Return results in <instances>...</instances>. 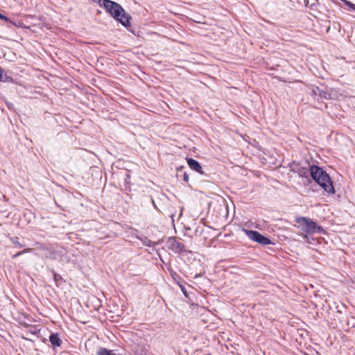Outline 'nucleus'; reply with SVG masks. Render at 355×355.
<instances>
[{
  "label": "nucleus",
  "mask_w": 355,
  "mask_h": 355,
  "mask_svg": "<svg viewBox=\"0 0 355 355\" xmlns=\"http://www.w3.org/2000/svg\"><path fill=\"white\" fill-rule=\"evenodd\" d=\"M166 247L175 253H180L184 250V245L174 237H170L166 241Z\"/></svg>",
  "instance_id": "39448f33"
},
{
  "label": "nucleus",
  "mask_w": 355,
  "mask_h": 355,
  "mask_svg": "<svg viewBox=\"0 0 355 355\" xmlns=\"http://www.w3.org/2000/svg\"><path fill=\"white\" fill-rule=\"evenodd\" d=\"M312 178L329 193H334L335 189L329 175L322 168L313 165L310 167Z\"/></svg>",
  "instance_id": "f257e3e1"
},
{
  "label": "nucleus",
  "mask_w": 355,
  "mask_h": 355,
  "mask_svg": "<svg viewBox=\"0 0 355 355\" xmlns=\"http://www.w3.org/2000/svg\"><path fill=\"white\" fill-rule=\"evenodd\" d=\"M8 22L11 23L12 24L15 25V26H17V27H23V23L21 22V21H19V22H14L11 20H10Z\"/></svg>",
  "instance_id": "ddd939ff"
},
{
  "label": "nucleus",
  "mask_w": 355,
  "mask_h": 355,
  "mask_svg": "<svg viewBox=\"0 0 355 355\" xmlns=\"http://www.w3.org/2000/svg\"><path fill=\"white\" fill-rule=\"evenodd\" d=\"M103 6L105 10L123 26L127 27L130 25V17L119 3L110 0H104Z\"/></svg>",
  "instance_id": "f03ea898"
},
{
  "label": "nucleus",
  "mask_w": 355,
  "mask_h": 355,
  "mask_svg": "<svg viewBox=\"0 0 355 355\" xmlns=\"http://www.w3.org/2000/svg\"><path fill=\"white\" fill-rule=\"evenodd\" d=\"M11 241H12V243L15 245H16V246H18V247H20V248L23 246L22 245H21V244L19 243V239H18V238H17V237H15V238H12V239H11Z\"/></svg>",
  "instance_id": "9b49d317"
},
{
  "label": "nucleus",
  "mask_w": 355,
  "mask_h": 355,
  "mask_svg": "<svg viewBox=\"0 0 355 355\" xmlns=\"http://www.w3.org/2000/svg\"><path fill=\"white\" fill-rule=\"evenodd\" d=\"M141 241H142V243L144 245H145L146 246L151 245L152 242L150 240H148L147 238H145L144 239H141Z\"/></svg>",
  "instance_id": "f8f14e48"
},
{
  "label": "nucleus",
  "mask_w": 355,
  "mask_h": 355,
  "mask_svg": "<svg viewBox=\"0 0 355 355\" xmlns=\"http://www.w3.org/2000/svg\"><path fill=\"white\" fill-rule=\"evenodd\" d=\"M49 340L53 345L59 347L61 345V340L57 334H53L50 336Z\"/></svg>",
  "instance_id": "0eeeda50"
},
{
  "label": "nucleus",
  "mask_w": 355,
  "mask_h": 355,
  "mask_svg": "<svg viewBox=\"0 0 355 355\" xmlns=\"http://www.w3.org/2000/svg\"><path fill=\"white\" fill-rule=\"evenodd\" d=\"M0 19H3V20H5V21H8V22L10 21V19H9L7 17H6V16L3 15H2V14H1V13H0Z\"/></svg>",
  "instance_id": "4468645a"
},
{
  "label": "nucleus",
  "mask_w": 355,
  "mask_h": 355,
  "mask_svg": "<svg viewBox=\"0 0 355 355\" xmlns=\"http://www.w3.org/2000/svg\"><path fill=\"white\" fill-rule=\"evenodd\" d=\"M296 222L301 230L306 234H312L323 232V229L321 227L318 226L314 221L308 218H297Z\"/></svg>",
  "instance_id": "7ed1b4c3"
},
{
  "label": "nucleus",
  "mask_w": 355,
  "mask_h": 355,
  "mask_svg": "<svg viewBox=\"0 0 355 355\" xmlns=\"http://www.w3.org/2000/svg\"><path fill=\"white\" fill-rule=\"evenodd\" d=\"M2 75H3V70H2V69L0 67V80H1Z\"/></svg>",
  "instance_id": "dca6fc26"
},
{
  "label": "nucleus",
  "mask_w": 355,
  "mask_h": 355,
  "mask_svg": "<svg viewBox=\"0 0 355 355\" xmlns=\"http://www.w3.org/2000/svg\"><path fill=\"white\" fill-rule=\"evenodd\" d=\"M343 3L352 10L355 11V4L347 0H342Z\"/></svg>",
  "instance_id": "1a4fd4ad"
},
{
  "label": "nucleus",
  "mask_w": 355,
  "mask_h": 355,
  "mask_svg": "<svg viewBox=\"0 0 355 355\" xmlns=\"http://www.w3.org/2000/svg\"><path fill=\"white\" fill-rule=\"evenodd\" d=\"M243 232L245 233V234L248 236L250 239L259 244L266 245L271 243V241L270 240L269 238L263 236L257 231L243 230Z\"/></svg>",
  "instance_id": "20e7f679"
},
{
  "label": "nucleus",
  "mask_w": 355,
  "mask_h": 355,
  "mask_svg": "<svg viewBox=\"0 0 355 355\" xmlns=\"http://www.w3.org/2000/svg\"><path fill=\"white\" fill-rule=\"evenodd\" d=\"M189 180V176L187 174L184 175V180L187 182Z\"/></svg>",
  "instance_id": "2eb2a0df"
},
{
  "label": "nucleus",
  "mask_w": 355,
  "mask_h": 355,
  "mask_svg": "<svg viewBox=\"0 0 355 355\" xmlns=\"http://www.w3.org/2000/svg\"><path fill=\"white\" fill-rule=\"evenodd\" d=\"M31 248H27L23 251H21V252H19L15 254L14 255H12V258L15 259V258L17 257L18 256L24 254L25 252H31Z\"/></svg>",
  "instance_id": "9d476101"
},
{
  "label": "nucleus",
  "mask_w": 355,
  "mask_h": 355,
  "mask_svg": "<svg viewBox=\"0 0 355 355\" xmlns=\"http://www.w3.org/2000/svg\"><path fill=\"white\" fill-rule=\"evenodd\" d=\"M187 164L192 170L200 174H203L202 166H200V163L198 161L192 158H189L187 159Z\"/></svg>",
  "instance_id": "423d86ee"
},
{
  "label": "nucleus",
  "mask_w": 355,
  "mask_h": 355,
  "mask_svg": "<svg viewBox=\"0 0 355 355\" xmlns=\"http://www.w3.org/2000/svg\"><path fill=\"white\" fill-rule=\"evenodd\" d=\"M317 89L319 92L318 94L320 97L324 98H334V96H333L334 91L333 90L331 91V93H329L326 91L319 90L318 88H317Z\"/></svg>",
  "instance_id": "6e6552de"
}]
</instances>
